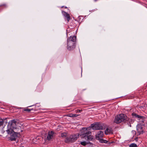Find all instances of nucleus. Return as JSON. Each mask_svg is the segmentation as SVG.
Masks as SVG:
<instances>
[{"instance_id":"1","label":"nucleus","mask_w":147,"mask_h":147,"mask_svg":"<svg viewBox=\"0 0 147 147\" xmlns=\"http://www.w3.org/2000/svg\"><path fill=\"white\" fill-rule=\"evenodd\" d=\"M89 127H84L81 131L82 134L80 136L86 140L92 141L94 140V137L91 135V132L89 131Z\"/></svg>"},{"instance_id":"2","label":"nucleus","mask_w":147,"mask_h":147,"mask_svg":"<svg viewBox=\"0 0 147 147\" xmlns=\"http://www.w3.org/2000/svg\"><path fill=\"white\" fill-rule=\"evenodd\" d=\"M76 36H70L67 39V49L69 50H72L75 48V42Z\"/></svg>"},{"instance_id":"3","label":"nucleus","mask_w":147,"mask_h":147,"mask_svg":"<svg viewBox=\"0 0 147 147\" xmlns=\"http://www.w3.org/2000/svg\"><path fill=\"white\" fill-rule=\"evenodd\" d=\"M8 134H10L9 139L11 141H16L17 138L20 136L19 133L14 132L11 129L6 130Z\"/></svg>"},{"instance_id":"4","label":"nucleus","mask_w":147,"mask_h":147,"mask_svg":"<svg viewBox=\"0 0 147 147\" xmlns=\"http://www.w3.org/2000/svg\"><path fill=\"white\" fill-rule=\"evenodd\" d=\"M127 119L126 115L124 114H121L117 115L114 119V122L119 123L125 121Z\"/></svg>"},{"instance_id":"5","label":"nucleus","mask_w":147,"mask_h":147,"mask_svg":"<svg viewBox=\"0 0 147 147\" xmlns=\"http://www.w3.org/2000/svg\"><path fill=\"white\" fill-rule=\"evenodd\" d=\"M79 134H74L67 136L65 140V142L66 143H72L75 142L78 138Z\"/></svg>"},{"instance_id":"6","label":"nucleus","mask_w":147,"mask_h":147,"mask_svg":"<svg viewBox=\"0 0 147 147\" xmlns=\"http://www.w3.org/2000/svg\"><path fill=\"white\" fill-rule=\"evenodd\" d=\"M104 125L103 123L97 122L91 124L90 127L94 130L102 129H104Z\"/></svg>"},{"instance_id":"7","label":"nucleus","mask_w":147,"mask_h":147,"mask_svg":"<svg viewBox=\"0 0 147 147\" xmlns=\"http://www.w3.org/2000/svg\"><path fill=\"white\" fill-rule=\"evenodd\" d=\"M138 135H140L144 133L143 126L141 124H139L136 126Z\"/></svg>"},{"instance_id":"8","label":"nucleus","mask_w":147,"mask_h":147,"mask_svg":"<svg viewBox=\"0 0 147 147\" xmlns=\"http://www.w3.org/2000/svg\"><path fill=\"white\" fill-rule=\"evenodd\" d=\"M103 132L102 131H99L96 133V138L97 140H100L103 137Z\"/></svg>"},{"instance_id":"9","label":"nucleus","mask_w":147,"mask_h":147,"mask_svg":"<svg viewBox=\"0 0 147 147\" xmlns=\"http://www.w3.org/2000/svg\"><path fill=\"white\" fill-rule=\"evenodd\" d=\"M132 115L133 117L139 118L140 120H141L140 122H142L143 123L144 122L145 118L144 117L140 116L134 113H132Z\"/></svg>"},{"instance_id":"10","label":"nucleus","mask_w":147,"mask_h":147,"mask_svg":"<svg viewBox=\"0 0 147 147\" xmlns=\"http://www.w3.org/2000/svg\"><path fill=\"white\" fill-rule=\"evenodd\" d=\"M54 132L53 131H49L48 133L47 137V139L50 140L52 139L53 137Z\"/></svg>"},{"instance_id":"11","label":"nucleus","mask_w":147,"mask_h":147,"mask_svg":"<svg viewBox=\"0 0 147 147\" xmlns=\"http://www.w3.org/2000/svg\"><path fill=\"white\" fill-rule=\"evenodd\" d=\"M126 123H127L129 126L131 127V124L133 123L134 122V120L128 118L127 119V118L125 121Z\"/></svg>"},{"instance_id":"12","label":"nucleus","mask_w":147,"mask_h":147,"mask_svg":"<svg viewBox=\"0 0 147 147\" xmlns=\"http://www.w3.org/2000/svg\"><path fill=\"white\" fill-rule=\"evenodd\" d=\"M113 133V131L112 129L110 127L107 128L105 131V134L106 135L112 134Z\"/></svg>"},{"instance_id":"13","label":"nucleus","mask_w":147,"mask_h":147,"mask_svg":"<svg viewBox=\"0 0 147 147\" xmlns=\"http://www.w3.org/2000/svg\"><path fill=\"white\" fill-rule=\"evenodd\" d=\"M62 13L63 16L65 18H66L67 22H69L70 19V16L69 14L63 11H62Z\"/></svg>"},{"instance_id":"14","label":"nucleus","mask_w":147,"mask_h":147,"mask_svg":"<svg viewBox=\"0 0 147 147\" xmlns=\"http://www.w3.org/2000/svg\"><path fill=\"white\" fill-rule=\"evenodd\" d=\"M79 115H77L76 114H69L68 115V116L70 117H76L77 116H79Z\"/></svg>"},{"instance_id":"15","label":"nucleus","mask_w":147,"mask_h":147,"mask_svg":"<svg viewBox=\"0 0 147 147\" xmlns=\"http://www.w3.org/2000/svg\"><path fill=\"white\" fill-rule=\"evenodd\" d=\"M61 136L62 138H66L67 136V133L65 132L61 133Z\"/></svg>"},{"instance_id":"16","label":"nucleus","mask_w":147,"mask_h":147,"mask_svg":"<svg viewBox=\"0 0 147 147\" xmlns=\"http://www.w3.org/2000/svg\"><path fill=\"white\" fill-rule=\"evenodd\" d=\"M16 121L15 120H13L11 121V123L10 124V125L11 126V127H12V126L13 125H16ZM10 125V124L9 123L8 124V125Z\"/></svg>"},{"instance_id":"17","label":"nucleus","mask_w":147,"mask_h":147,"mask_svg":"<svg viewBox=\"0 0 147 147\" xmlns=\"http://www.w3.org/2000/svg\"><path fill=\"white\" fill-rule=\"evenodd\" d=\"M129 147H137V145L136 144L133 143L130 144L129 146Z\"/></svg>"},{"instance_id":"18","label":"nucleus","mask_w":147,"mask_h":147,"mask_svg":"<svg viewBox=\"0 0 147 147\" xmlns=\"http://www.w3.org/2000/svg\"><path fill=\"white\" fill-rule=\"evenodd\" d=\"M100 142L102 143H107V141L103 139L100 140Z\"/></svg>"},{"instance_id":"19","label":"nucleus","mask_w":147,"mask_h":147,"mask_svg":"<svg viewBox=\"0 0 147 147\" xmlns=\"http://www.w3.org/2000/svg\"><path fill=\"white\" fill-rule=\"evenodd\" d=\"M3 123V120L2 119H0V127L2 125Z\"/></svg>"},{"instance_id":"20","label":"nucleus","mask_w":147,"mask_h":147,"mask_svg":"<svg viewBox=\"0 0 147 147\" xmlns=\"http://www.w3.org/2000/svg\"><path fill=\"white\" fill-rule=\"evenodd\" d=\"M81 145H82L85 146L86 144L87 143H86V142L84 141V142H81Z\"/></svg>"},{"instance_id":"21","label":"nucleus","mask_w":147,"mask_h":147,"mask_svg":"<svg viewBox=\"0 0 147 147\" xmlns=\"http://www.w3.org/2000/svg\"><path fill=\"white\" fill-rule=\"evenodd\" d=\"M24 111H27L28 112H30L31 111V110L29 109L26 108L25 109H24Z\"/></svg>"},{"instance_id":"22","label":"nucleus","mask_w":147,"mask_h":147,"mask_svg":"<svg viewBox=\"0 0 147 147\" xmlns=\"http://www.w3.org/2000/svg\"><path fill=\"white\" fill-rule=\"evenodd\" d=\"M3 6L5 7H7L6 5L5 4H3L1 5H0V7Z\"/></svg>"},{"instance_id":"23","label":"nucleus","mask_w":147,"mask_h":147,"mask_svg":"<svg viewBox=\"0 0 147 147\" xmlns=\"http://www.w3.org/2000/svg\"><path fill=\"white\" fill-rule=\"evenodd\" d=\"M131 133L134 134V135H136V131L134 130H132L131 131Z\"/></svg>"},{"instance_id":"24","label":"nucleus","mask_w":147,"mask_h":147,"mask_svg":"<svg viewBox=\"0 0 147 147\" xmlns=\"http://www.w3.org/2000/svg\"><path fill=\"white\" fill-rule=\"evenodd\" d=\"M76 112H80L81 111H82V110L77 109V110H76Z\"/></svg>"},{"instance_id":"25","label":"nucleus","mask_w":147,"mask_h":147,"mask_svg":"<svg viewBox=\"0 0 147 147\" xmlns=\"http://www.w3.org/2000/svg\"><path fill=\"white\" fill-rule=\"evenodd\" d=\"M138 138L137 137L135 139V140H136V141H138Z\"/></svg>"},{"instance_id":"26","label":"nucleus","mask_w":147,"mask_h":147,"mask_svg":"<svg viewBox=\"0 0 147 147\" xmlns=\"http://www.w3.org/2000/svg\"><path fill=\"white\" fill-rule=\"evenodd\" d=\"M37 140V138H34L33 139V140L34 141H36V140Z\"/></svg>"},{"instance_id":"27","label":"nucleus","mask_w":147,"mask_h":147,"mask_svg":"<svg viewBox=\"0 0 147 147\" xmlns=\"http://www.w3.org/2000/svg\"><path fill=\"white\" fill-rule=\"evenodd\" d=\"M19 140H17V141H16V142H18Z\"/></svg>"},{"instance_id":"28","label":"nucleus","mask_w":147,"mask_h":147,"mask_svg":"<svg viewBox=\"0 0 147 147\" xmlns=\"http://www.w3.org/2000/svg\"><path fill=\"white\" fill-rule=\"evenodd\" d=\"M97 0H94V1H96Z\"/></svg>"},{"instance_id":"29","label":"nucleus","mask_w":147,"mask_h":147,"mask_svg":"<svg viewBox=\"0 0 147 147\" xmlns=\"http://www.w3.org/2000/svg\"><path fill=\"white\" fill-rule=\"evenodd\" d=\"M65 8H67V7H65Z\"/></svg>"}]
</instances>
